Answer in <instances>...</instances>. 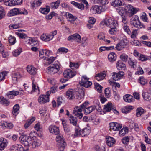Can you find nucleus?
<instances>
[{
  "label": "nucleus",
  "instance_id": "nucleus-17",
  "mask_svg": "<svg viewBox=\"0 0 151 151\" xmlns=\"http://www.w3.org/2000/svg\"><path fill=\"white\" fill-rule=\"evenodd\" d=\"M0 141L1 143L0 144V150L2 151L6 147L7 142L6 139L3 137L0 138Z\"/></svg>",
  "mask_w": 151,
  "mask_h": 151
},
{
  "label": "nucleus",
  "instance_id": "nucleus-56",
  "mask_svg": "<svg viewBox=\"0 0 151 151\" xmlns=\"http://www.w3.org/2000/svg\"><path fill=\"white\" fill-rule=\"evenodd\" d=\"M42 2V1L41 0L35 1L33 3L34 5L32 6L33 7H38L41 5Z\"/></svg>",
  "mask_w": 151,
  "mask_h": 151
},
{
  "label": "nucleus",
  "instance_id": "nucleus-11",
  "mask_svg": "<svg viewBox=\"0 0 151 151\" xmlns=\"http://www.w3.org/2000/svg\"><path fill=\"white\" fill-rule=\"evenodd\" d=\"M112 74V78L115 81L118 80L121 78L124 74L123 71H119L118 73L113 72Z\"/></svg>",
  "mask_w": 151,
  "mask_h": 151
},
{
  "label": "nucleus",
  "instance_id": "nucleus-45",
  "mask_svg": "<svg viewBox=\"0 0 151 151\" xmlns=\"http://www.w3.org/2000/svg\"><path fill=\"white\" fill-rule=\"evenodd\" d=\"M139 81L140 83L142 85H145L147 83V80L143 76L139 78Z\"/></svg>",
  "mask_w": 151,
  "mask_h": 151
},
{
  "label": "nucleus",
  "instance_id": "nucleus-5",
  "mask_svg": "<svg viewBox=\"0 0 151 151\" xmlns=\"http://www.w3.org/2000/svg\"><path fill=\"white\" fill-rule=\"evenodd\" d=\"M124 9L128 12L130 17L135 14L139 10L138 8L134 7L129 4L126 5L124 7Z\"/></svg>",
  "mask_w": 151,
  "mask_h": 151
},
{
  "label": "nucleus",
  "instance_id": "nucleus-59",
  "mask_svg": "<svg viewBox=\"0 0 151 151\" xmlns=\"http://www.w3.org/2000/svg\"><path fill=\"white\" fill-rule=\"evenodd\" d=\"M99 13H100L101 12H105L107 9L104 5H103L102 6H99Z\"/></svg>",
  "mask_w": 151,
  "mask_h": 151
},
{
  "label": "nucleus",
  "instance_id": "nucleus-15",
  "mask_svg": "<svg viewBox=\"0 0 151 151\" xmlns=\"http://www.w3.org/2000/svg\"><path fill=\"white\" fill-rule=\"evenodd\" d=\"M27 72L31 75H35L37 73V70L34 67L31 65H28L27 68Z\"/></svg>",
  "mask_w": 151,
  "mask_h": 151
},
{
  "label": "nucleus",
  "instance_id": "nucleus-36",
  "mask_svg": "<svg viewBox=\"0 0 151 151\" xmlns=\"http://www.w3.org/2000/svg\"><path fill=\"white\" fill-rule=\"evenodd\" d=\"M12 149L13 150L22 151L23 150V148L22 145H13L12 147Z\"/></svg>",
  "mask_w": 151,
  "mask_h": 151
},
{
  "label": "nucleus",
  "instance_id": "nucleus-3",
  "mask_svg": "<svg viewBox=\"0 0 151 151\" xmlns=\"http://www.w3.org/2000/svg\"><path fill=\"white\" fill-rule=\"evenodd\" d=\"M60 70V66L58 62L52 65L47 68L46 72L51 74L56 73Z\"/></svg>",
  "mask_w": 151,
  "mask_h": 151
},
{
  "label": "nucleus",
  "instance_id": "nucleus-51",
  "mask_svg": "<svg viewBox=\"0 0 151 151\" xmlns=\"http://www.w3.org/2000/svg\"><path fill=\"white\" fill-rule=\"evenodd\" d=\"M8 73L6 71H3L0 73V82L5 79V77L7 76Z\"/></svg>",
  "mask_w": 151,
  "mask_h": 151
},
{
  "label": "nucleus",
  "instance_id": "nucleus-12",
  "mask_svg": "<svg viewBox=\"0 0 151 151\" xmlns=\"http://www.w3.org/2000/svg\"><path fill=\"white\" fill-rule=\"evenodd\" d=\"M49 101V97L44 95H40L38 99V101L41 104L48 102Z\"/></svg>",
  "mask_w": 151,
  "mask_h": 151
},
{
  "label": "nucleus",
  "instance_id": "nucleus-9",
  "mask_svg": "<svg viewBox=\"0 0 151 151\" xmlns=\"http://www.w3.org/2000/svg\"><path fill=\"white\" fill-rule=\"evenodd\" d=\"M76 72L70 69H68L63 73V76L65 78H70L76 74Z\"/></svg>",
  "mask_w": 151,
  "mask_h": 151
},
{
  "label": "nucleus",
  "instance_id": "nucleus-34",
  "mask_svg": "<svg viewBox=\"0 0 151 151\" xmlns=\"http://www.w3.org/2000/svg\"><path fill=\"white\" fill-rule=\"evenodd\" d=\"M26 40H27L26 42L29 44H33L34 45H37L38 44V41L37 40H34L33 39L31 38L30 37H28L26 38Z\"/></svg>",
  "mask_w": 151,
  "mask_h": 151
},
{
  "label": "nucleus",
  "instance_id": "nucleus-44",
  "mask_svg": "<svg viewBox=\"0 0 151 151\" xmlns=\"http://www.w3.org/2000/svg\"><path fill=\"white\" fill-rule=\"evenodd\" d=\"M144 111V109L141 107L137 108L136 110V116L137 117L140 116L143 113Z\"/></svg>",
  "mask_w": 151,
  "mask_h": 151
},
{
  "label": "nucleus",
  "instance_id": "nucleus-4",
  "mask_svg": "<svg viewBox=\"0 0 151 151\" xmlns=\"http://www.w3.org/2000/svg\"><path fill=\"white\" fill-rule=\"evenodd\" d=\"M131 24L135 27L138 29H144L145 26L139 21L138 16H136L132 17L131 20Z\"/></svg>",
  "mask_w": 151,
  "mask_h": 151
},
{
  "label": "nucleus",
  "instance_id": "nucleus-63",
  "mask_svg": "<svg viewBox=\"0 0 151 151\" xmlns=\"http://www.w3.org/2000/svg\"><path fill=\"white\" fill-rule=\"evenodd\" d=\"M92 84V82L88 81L86 82L81 84V85L86 88H88L91 86Z\"/></svg>",
  "mask_w": 151,
  "mask_h": 151
},
{
  "label": "nucleus",
  "instance_id": "nucleus-53",
  "mask_svg": "<svg viewBox=\"0 0 151 151\" xmlns=\"http://www.w3.org/2000/svg\"><path fill=\"white\" fill-rule=\"evenodd\" d=\"M120 58L123 61L126 62L128 58V56L126 54H123L120 55Z\"/></svg>",
  "mask_w": 151,
  "mask_h": 151
},
{
  "label": "nucleus",
  "instance_id": "nucleus-20",
  "mask_svg": "<svg viewBox=\"0 0 151 151\" xmlns=\"http://www.w3.org/2000/svg\"><path fill=\"white\" fill-rule=\"evenodd\" d=\"M19 14V9L15 8L10 10L8 13L9 16H12Z\"/></svg>",
  "mask_w": 151,
  "mask_h": 151
},
{
  "label": "nucleus",
  "instance_id": "nucleus-48",
  "mask_svg": "<svg viewBox=\"0 0 151 151\" xmlns=\"http://www.w3.org/2000/svg\"><path fill=\"white\" fill-rule=\"evenodd\" d=\"M22 52V49L20 48H19L13 51L12 53L14 56H17L19 55Z\"/></svg>",
  "mask_w": 151,
  "mask_h": 151
},
{
  "label": "nucleus",
  "instance_id": "nucleus-61",
  "mask_svg": "<svg viewBox=\"0 0 151 151\" xmlns=\"http://www.w3.org/2000/svg\"><path fill=\"white\" fill-rule=\"evenodd\" d=\"M57 34V31L55 30L53 31L50 32L49 34H48L51 40L52 39L54 36Z\"/></svg>",
  "mask_w": 151,
  "mask_h": 151
},
{
  "label": "nucleus",
  "instance_id": "nucleus-2",
  "mask_svg": "<svg viewBox=\"0 0 151 151\" xmlns=\"http://www.w3.org/2000/svg\"><path fill=\"white\" fill-rule=\"evenodd\" d=\"M40 133H30L29 137L31 139L33 140L32 142V145L33 148H35L37 147H38L41 144V142L40 140L36 138V136H38L40 137L41 135H39Z\"/></svg>",
  "mask_w": 151,
  "mask_h": 151
},
{
  "label": "nucleus",
  "instance_id": "nucleus-1",
  "mask_svg": "<svg viewBox=\"0 0 151 151\" xmlns=\"http://www.w3.org/2000/svg\"><path fill=\"white\" fill-rule=\"evenodd\" d=\"M55 134L56 135V141L57 147L60 151H63L65 147L66 146V142L64 140L62 135L58 133H57Z\"/></svg>",
  "mask_w": 151,
  "mask_h": 151
},
{
  "label": "nucleus",
  "instance_id": "nucleus-58",
  "mask_svg": "<svg viewBox=\"0 0 151 151\" xmlns=\"http://www.w3.org/2000/svg\"><path fill=\"white\" fill-rule=\"evenodd\" d=\"M5 15V12L3 8L0 6V19L3 18Z\"/></svg>",
  "mask_w": 151,
  "mask_h": 151
},
{
  "label": "nucleus",
  "instance_id": "nucleus-7",
  "mask_svg": "<svg viewBox=\"0 0 151 151\" xmlns=\"http://www.w3.org/2000/svg\"><path fill=\"white\" fill-rule=\"evenodd\" d=\"M128 45V41L126 39L121 40L116 46L115 48L118 51H120L126 48Z\"/></svg>",
  "mask_w": 151,
  "mask_h": 151
},
{
  "label": "nucleus",
  "instance_id": "nucleus-39",
  "mask_svg": "<svg viewBox=\"0 0 151 151\" xmlns=\"http://www.w3.org/2000/svg\"><path fill=\"white\" fill-rule=\"evenodd\" d=\"M60 3V1L58 0L55 2H53L50 3V6L52 8L56 9L59 6Z\"/></svg>",
  "mask_w": 151,
  "mask_h": 151
},
{
  "label": "nucleus",
  "instance_id": "nucleus-42",
  "mask_svg": "<svg viewBox=\"0 0 151 151\" xmlns=\"http://www.w3.org/2000/svg\"><path fill=\"white\" fill-rule=\"evenodd\" d=\"M111 22L109 23V26H108V27L110 28H114V27H116L117 26L118 24L116 21L113 20L111 19Z\"/></svg>",
  "mask_w": 151,
  "mask_h": 151
},
{
  "label": "nucleus",
  "instance_id": "nucleus-26",
  "mask_svg": "<svg viewBox=\"0 0 151 151\" xmlns=\"http://www.w3.org/2000/svg\"><path fill=\"white\" fill-rule=\"evenodd\" d=\"M56 57H51L48 58L47 59H45V64L47 65H49L52 63L55 59Z\"/></svg>",
  "mask_w": 151,
  "mask_h": 151
},
{
  "label": "nucleus",
  "instance_id": "nucleus-43",
  "mask_svg": "<svg viewBox=\"0 0 151 151\" xmlns=\"http://www.w3.org/2000/svg\"><path fill=\"white\" fill-rule=\"evenodd\" d=\"M111 22L109 23V26H108V27L110 28H114V27H116L117 26L118 24L116 21L113 20L111 19Z\"/></svg>",
  "mask_w": 151,
  "mask_h": 151
},
{
  "label": "nucleus",
  "instance_id": "nucleus-24",
  "mask_svg": "<svg viewBox=\"0 0 151 151\" xmlns=\"http://www.w3.org/2000/svg\"><path fill=\"white\" fill-rule=\"evenodd\" d=\"M96 109V106H93L87 108L85 109V114L86 115L89 114L93 111L95 110Z\"/></svg>",
  "mask_w": 151,
  "mask_h": 151
},
{
  "label": "nucleus",
  "instance_id": "nucleus-21",
  "mask_svg": "<svg viewBox=\"0 0 151 151\" xmlns=\"http://www.w3.org/2000/svg\"><path fill=\"white\" fill-rule=\"evenodd\" d=\"M19 93V92L17 91H13L9 92L7 94V98L9 99H12Z\"/></svg>",
  "mask_w": 151,
  "mask_h": 151
},
{
  "label": "nucleus",
  "instance_id": "nucleus-62",
  "mask_svg": "<svg viewBox=\"0 0 151 151\" xmlns=\"http://www.w3.org/2000/svg\"><path fill=\"white\" fill-rule=\"evenodd\" d=\"M123 29L128 34L130 35L131 34V32L128 26L126 25H124L123 27Z\"/></svg>",
  "mask_w": 151,
  "mask_h": 151
},
{
  "label": "nucleus",
  "instance_id": "nucleus-28",
  "mask_svg": "<svg viewBox=\"0 0 151 151\" xmlns=\"http://www.w3.org/2000/svg\"><path fill=\"white\" fill-rule=\"evenodd\" d=\"M19 104L15 105L13 107L12 114L13 115L16 116L19 112Z\"/></svg>",
  "mask_w": 151,
  "mask_h": 151
},
{
  "label": "nucleus",
  "instance_id": "nucleus-27",
  "mask_svg": "<svg viewBox=\"0 0 151 151\" xmlns=\"http://www.w3.org/2000/svg\"><path fill=\"white\" fill-rule=\"evenodd\" d=\"M111 22V19L110 18H106L104 21H102L100 23V25L101 26H104L105 25L107 27L109 26V22Z\"/></svg>",
  "mask_w": 151,
  "mask_h": 151
},
{
  "label": "nucleus",
  "instance_id": "nucleus-13",
  "mask_svg": "<svg viewBox=\"0 0 151 151\" xmlns=\"http://www.w3.org/2000/svg\"><path fill=\"white\" fill-rule=\"evenodd\" d=\"M106 142L108 145L109 147H113L116 142V141L114 139L110 136H107L106 138Z\"/></svg>",
  "mask_w": 151,
  "mask_h": 151
},
{
  "label": "nucleus",
  "instance_id": "nucleus-29",
  "mask_svg": "<svg viewBox=\"0 0 151 151\" xmlns=\"http://www.w3.org/2000/svg\"><path fill=\"white\" fill-rule=\"evenodd\" d=\"M104 72L101 73L97 74L96 76V79L98 81L103 79L106 76V74L105 73V72Z\"/></svg>",
  "mask_w": 151,
  "mask_h": 151
},
{
  "label": "nucleus",
  "instance_id": "nucleus-16",
  "mask_svg": "<svg viewBox=\"0 0 151 151\" xmlns=\"http://www.w3.org/2000/svg\"><path fill=\"white\" fill-rule=\"evenodd\" d=\"M21 75L19 73H14L12 74V79L13 83H16L19 79L21 77Z\"/></svg>",
  "mask_w": 151,
  "mask_h": 151
},
{
  "label": "nucleus",
  "instance_id": "nucleus-37",
  "mask_svg": "<svg viewBox=\"0 0 151 151\" xmlns=\"http://www.w3.org/2000/svg\"><path fill=\"white\" fill-rule=\"evenodd\" d=\"M142 96L145 100L148 101L151 99V95L148 92H144Z\"/></svg>",
  "mask_w": 151,
  "mask_h": 151
},
{
  "label": "nucleus",
  "instance_id": "nucleus-18",
  "mask_svg": "<svg viewBox=\"0 0 151 151\" xmlns=\"http://www.w3.org/2000/svg\"><path fill=\"white\" fill-rule=\"evenodd\" d=\"M123 99L124 101L130 103L134 101V98L129 94H126L124 96Z\"/></svg>",
  "mask_w": 151,
  "mask_h": 151
},
{
  "label": "nucleus",
  "instance_id": "nucleus-22",
  "mask_svg": "<svg viewBox=\"0 0 151 151\" xmlns=\"http://www.w3.org/2000/svg\"><path fill=\"white\" fill-rule=\"evenodd\" d=\"M21 138L22 143L23 144H24L25 146H28L29 145V143L27 141L30 138V137H29V136L22 135L21 136Z\"/></svg>",
  "mask_w": 151,
  "mask_h": 151
},
{
  "label": "nucleus",
  "instance_id": "nucleus-31",
  "mask_svg": "<svg viewBox=\"0 0 151 151\" xmlns=\"http://www.w3.org/2000/svg\"><path fill=\"white\" fill-rule=\"evenodd\" d=\"M41 39L45 42L50 41L51 40L48 34H43L40 37Z\"/></svg>",
  "mask_w": 151,
  "mask_h": 151
},
{
  "label": "nucleus",
  "instance_id": "nucleus-60",
  "mask_svg": "<svg viewBox=\"0 0 151 151\" xmlns=\"http://www.w3.org/2000/svg\"><path fill=\"white\" fill-rule=\"evenodd\" d=\"M76 95L77 97L76 98L80 99L84 96V91L82 90H81V93H79V92H78Z\"/></svg>",
  "mask_w": 151,
  "mask_h": 151
},
{
  "label": "nucleus",
  "instance_id": "nucleus-30",
  "mask_svg": "<svg viewBox=\"0 0 151 151\" xmlns=\"http://www.w3.org/2000/svg\"><path fill=\"white\" fill-rule=\"evenodd\" d=\"M49 131L50 132H59V127L55 125H51L49 127Z\"/></svg>",
  "mask_w": 151,
  "mask_h": 151
},
{
  "label": "nucleus",
  "instance_id": "nucleus-19",
  "mask_svg": "<svg viewBox=\"0 0 151 151\" xmlns=\"http://www.w3.org/2000/svg\"><path fill=\"white\" fill-rule=\"evenodd\" d=\"M116 68L119 70H124L126 68L125 65L122 61H119L116 63Z\"/></svg>",
  "mask_w": 151,
  "mask_h": 151
},
{
  "label": "nucleus",
  "instance_id": "nucleus-64",
  "mask_svg": "<svg viewBox=\"0 0 151 151\" xmlns=\"http://www.w3.org/2000/svg\"><path fill=\"white\" fill-rule=\"evenodd\" d=\"M81 108L80 107L76 106L74 108L73 111V113H75L76 114H77V112L81 113L82 112Z\"/></svg>",
  "mask_w": 151,
  "mask_h": 151
},
{
  "label": "nucleus",
  "instance_id": "nucleus-40",
  "mask_svg": "<svg viewBox=\"0 0 151 151\" xmlns=\"http://www.w3.org/2000/svg\"><path fill=\"white\" fill-rule=\"evenodd\" d=\"M73 40H75L78 43H80L81 41V38L80 36L78 34H73Z\"/></svg>",
  "mask_w": 151,
  "mask_h": 151
},
{
  "label": "nucleus",
  "instance_id": "nucleus-57",
  "mask_svg": "<svg viewBox=\"0 0 151 151\" xmlns=\"http://www.w3.org/2000/svg\"><path fill=\"white\" fill-rule=\"evenodd\" d=\"M121 17L122 22L124 24H127L128 21L126 16L122 14L121 15Z\"/></svg>",
  "mask_w": 151,
  "mask_h": 151
},
{
  "label": "nucleus",
  "instance_id": "nucleus-55",
  "mask_svg": "<svg viewBox=\"0 0 151 151\" xmlns=\"http://www.w3.org/2000/svg\"><path fill=\"white\" fill-rule=\"evenodd\" d=\"M68 51V50L64 47H61L59 48L57 51V53H66Z\"/></svg>",
  "mask_w": 151,
  "mask_h": 151
},
{
  "label": "nucleus",
  "instance_id": "nucleus-10",
  "mask_svg": "<svg viewBox=\"0 0 151 151\" xmlns=\"http://www.w3.org/2000/svg\"><path fill=\"white\" fill-rule=\"evenodd\" d=\"M52 53V52L49 50L47 49H42L39 51V55L41 58L45 59L46 56L50 55Z\"/></svg>",
  "mask_w": 151,
  "mask_h": 151
},
{
  "label": "nucleus",
  "instance_id": "nucleus-47",
  "mask_svg": "<svg viewBox=\"0 0 151 151\" xmlns=\"http://www.w3.org/2000/svg\"><path fill=\"white\" fill-rule=\"evenodd\" d=\"M50 10V9L49 7L41 8L40 9V11L43 14H47L49 12Z\"/></svg>",
  "mask_w": 151,
  "mask_h": 151
},
{
  "label": "nucleus",
  "instance_id": "nucleus-8",
  "mask_svg": "<svg viewBox=\"0 0 151 151\" xmlns=\"http://www.w3.org/2000/svg\"><path fill=\"white\" fill-rule=\"evenodd\" d=\"M110 129H112L113 131H118L122 127V125L117 122H112L109 124Z\"/></svg>",
  "mask_w": 151,
  "mask_h": 151
},
{
  "label": "nucleus",
  "instance_id": "nucleus-41",
  "mask_svg": "<svg viewBox=\"0 0 151 151\" xmlns=\"http://www.w3.org/2000/svg\"><path fill=\"white\" fill-rule=\"evenodd\" d=\"M111 22L109 23V26H108V27L110 28H114V27H116L117 26L118 24L116 21L113 20L111 19Z\"/></svg>",
  "mask_w": 151,
  "mask_h": 151
},
{
  "label": "nucleus",
  "instance_id": "nucleus-52",
  "mask_svg": "<svg viewBox=\"0 0 151 151\" xmlns=\"http://www.w3.org/2000/svg\"><path fill=\"white\" fill-rule=\"evenodd\" d=\"M129 138L127 136L124 137L121 140L122 143L124 145L127 144L129 143Z\"/></svg>",
  "mask_w": 151,
  "mask_h": 151
},
{
  "label": "nucleus",
  "instance_id": "nucleus-38",
  "mask_svg": "<svg viewBox=\"0 0 151 151\" xmlns=\"http://www.w3.org/2000/svg\"><path fill=\"white\" fill-rule=\"evenodd\" d=\"M128 63L132 68H135L136 67V62L134 60H132L130 58H129Z\"/></svg>",
  "mask_w": 151,
  "mask_h": 151
},
{
  "label": "nucleus",
  "instance_id": "nucleus-33",
  "mask_svg": "<svg viewBox=\"0 0 151 151\" xmlns=\"http://www.w3.org/2000/svg\"><path fill=\"white\" fill-rule=\"evenodd\" d=\"M0 102L1 104L6 106H8L10 104V102L3 96L0 97Z\"/></svg>",
  "mask_w": 151,
  "mask_h": 151
},
{
  "label": "nucleus",
  "instance_id": "nucleus-46",
  "mask_svg": "<svg viewBox=\"0 0 151 151\" xmlns=\"http://www.w3.org/2000/svg\"><path fill=\"white\" fill-rule=\"evenodd\" d=\"M95 88L96 90L99 93L101 92L102 89V87L98 83H94Z\"/></svg>",
  "mask_w": 151,
  "mask_h": 151
},
{
  "label": "nucleus",
  "instance_id": "nucleus-35",
  "mask_svg": "<svg viewBox=\"0 0 151 151\" xmlns=\"http://www.w3.org/2000/svg\"><path fill=\"white\" fill-rule=\"evenodd\" d=\"M99 6L97 5H95L91 7L90 9V11L93 14H99Z\"/></svg>",
  "mask_w": 151,
  "mask_h": 151
},
{
  "label": "nucleus",
  "instance_id": "nucleus-54",
  "mask_svg": "<svg viewBox=\"0 0 151 151\" xmlns=\"http://www.w3.org/2000/svg\"><path fill=\"white\" fill-rule=\"evenodd\" d=\"M64 99V98L62 96H60L58 97L57 101L58 106L61 104L63 101H65Z\"/></svg>",
  "mask_w": 151,
  "mask_h": 151
},
{
  "label": "nucleus",
  "instance_id": "nucleus-25",
  "mask_svg": "<svg viewBox=\"0 0 151 151\" xmlns=\"http://www.w3.org/2000/svg\"><path fill=\"white\" fill-rule=\"evenodd\" d=\"M108 58L110 62H113L116 59V55L114 53L112 52L109 54Z\"/></svg>",
  "mask_w": 151,
  "mask_h": 151
},
{
  "label": "nucleus",
  "instance_id": "nucleus-23",
  "mask_svg": "<svg viewBox=\"0 0 151 151\" xmlns=\"http://www.w3.org/2000/svg\"><path fill=\"white\" fill-rule=\"evenodd\" d=\"M123 0H113L111 3V5L114 6H120L122 5Z\"/></svg>",
  "mask_w": 151,
  "mask_h": 151
},
{
  "label": "nucleus",
  "instance_id": "nucleus-14",
  "mask_svg": "<svg viewBox=\"0 0 151 151\" xmlns=\"http://www.w3.org/2000/svg\"><path fill=\"white\" fill-rule=\"evenodd\" d=\"M75 92L72 89L68 90L66 92L67 97L70 100L73 99L75 98Z\"/></svg>",
  "mask_w": 151,
  "mask_h": 151
},
{
  "label": "nucleus",
  "instance_id": "nucleus-32",
  "mask_svg": "<svg viewBox=\"0 0 151 151\" xmlns=\"http://www.w3.org/2000/svg\"><path fill=\"white\" fill-rule=\"evenodd\" d=\"M70 119L69 120L70 123L73 125L76 126L77 124V119L76 117L73 116L72 115H70Z\"/></svg>",
  "mask_w": 151,
  "mask_h": 151
},
{
  "label": "nucleus",
  "instance_id": "nucleus-50",
  "mask_svg": "<svg viewBox=\"0 0 151 151\" xmlns=\"http://www.w3.org/2000/svg\"><path fill=\"white\" fill-rule=\"evenodd\" d=\"M70 68L73 69H76L79 67V65L78 63H70Z\"/></svg>",
  "mask_w": 151,
  "mask_h": 151
},
{
  "label": "nucleus",
  "instance_id": "nucleus-49",
  "mask_svg": "<svg viewBox=\"0 0 151 151\" xmlns=\"http://www.w3.org/2000/svg\"><path fill=\"white\" fill-rule=\"evenodd\" d=\"M9 41L11 45H13L16 42V38L14 36L10 35L9 37Z\"/></svg>",
  "mask_w": 151,
  "mask_h": 151
},
{
  "label": "nucleus",
  "instance_id": "nucleus-6",
  "mask_svg": "<svg viewBox=\"0 0 151 151\" xmlns=\"http://www.w3.org/2000/svg\"><path fill=\"white\" fill-rule=\"evenodd\" d=\"M103 109L105 112H109L112 110L113 112L116 114H118L119 112L116 110V108L113 106L111 103L109 102L106 105L104 106Z\"/></svg>",
  "mask_w": 151,
  "mask_h": 151
}]
</instances>
